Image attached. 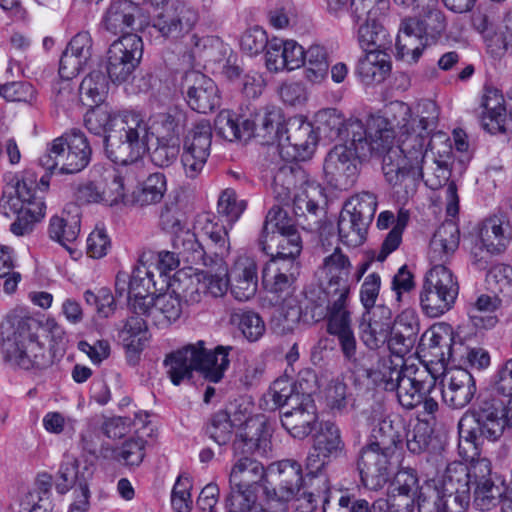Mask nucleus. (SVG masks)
Wrapping results in <instances>:
<instances>
[{
    "instance_id": "f257e3e1",
    "label": "nucleus",
    "mask_w": 512,
    "mask_h": 512,
    "mask_svg": "<svg viewBox=\"0 0 512 512\" xmlns=\"http://www.w3.org/2000/svg\"><path fill=\"white\" fill-rule=\"evenodd\" d=\"M386 114L381 117L392 137L390 153L384 158V177L395 194L407 200L416 193L422 177V162L440 111L436 102L423 99L413 108L402 101L391 102Z\"/></svg>"
},
{
    "instance_id": "f03ea898",
    "label": "nucleus",
    "mask_w": 512,
    "mask_h": 512,
    "mask_svg": "<svg viewBox=\"0 0 512 512\" xmlns=\"http://www.w3.org/2000/svg\"><path fill=\"white\" fill-rule=\"evenodd\" d=\"M185 116L180 112L152 114L148 119L137 111H113L97 106L85 114L90 133L105 135V152L116 164L127 165L141 159L150 149L151 140L178 141Z\"/></svg>"
},
{
    "instance_id": "7ed1b4c3",
    "label": "nucleus",
    "mask_w": 512,
    "mask_h": 512,
    "mask_svg": "<svg viewBox=\"0 0 512 512\" xmlns=\"http://www.w3.org/2000/svg\"><path fill=\"white\" fill-rule=\"evenodd\" d=\"M318 118L335 129V134L343 142L334 146L324 161V172L332 185L340 190L352 187L358 174L357 159L381 158L384 171V158L390 153L392 136L381 115L343 121L335 109H327L320 112Z\"/></svg>"
},
{
    "instance_id": "20e7f679",
    "label": "nucleus",
    "mask_w": 512,
    "mask_h": 512,
    "mask_svg": "<svg viewBox=\"0 0 512 512\" xmlns=\"http://www.w3.org/2000/svg\"><path fill=\"white\" fill-rule=\"evenodd\" d=\"M366 376L376 386L395 392L399 404L406 410L422 406V414L432 417L438 411L434 395L436 377L424 365L400 358L395 363L390 358H380L375 366L366 370Z\"/></svg>"
},
{
    "instance_id": "39448f33",
    "label": "nucleus",
    "mask_w": 512,
    "mask_h": 512,
    "mask_svg": "<svg viewBox=\"0 0 512 512\" xmlns=\"http://www.w3.org/2000/svg\"><path fill=\"white\" fill-rule=\"evenodd\" d=\"M37 321L22 307L9 311L0 325V347L4 359L23 369L50 364L44 346L37 340Z\"/></svg>"
},
{
    "instance_id": "423d86ee",
    "label": "nucleus",
    "mask_w": 512,
    "mask_h": 512,
    "mask_svg": "<svg viewBox=\"0 0 512 512\" xmlns=\"http://www.w3.org/2000/svg\"><path fill=\"white\" fill-rule=\"evenodd\" d=\"M371 439V443L361 450L358 469L363 485L376 491L390 478V458L401 441V434L390 418H384L372 429Z\"/></svg>"
},
{
    "instance_id": "0eeeda50",
    "label": "nucleus",
    "mask_w": 512,
    "mask_h": 512,
    "mask_svg": "<svg viewBox=\"0 0 512 512\" xmlns=\"http://www.w3.org/2000/svg\"><path fill=\"white\" fill-rule=\"evenodd\" d=\"M418 17L404 19L396 39L397 57L408 63L417 62L423 50L443 37L447 21L442 10L427 3Z\"/></svg>"
},
{
    "instance_id": "6e6552de",
    "label": "nucleus",
    "mask_w": 512,
    "mask_h": 512,
    "mask_svg": "<svg viewBox=\"0 0 512 512\" xmlns=\"http://www.w3.org/2000/svg\"><path fill=\"white\" fill-rule=\"evenodd\" d=\"M91 155L92 149L86 135L79 129H71L48 144L39 163L50 173L73 174L89 164Z\"/></svg>"
},
{
    "instance_id": "1a4fd4ad",
    "label": "nucleus",
    "mask_w": 512,
    "mask_h": 512,
    "mask_svg": "<svg viewBox=\"0 0 512 512\" xmlns=\"http://www.w3.org/2000/svg\"><path fill=\"white\" fill-rule=\"evenodd\" d=\"M278 120L279 110L275 108L257 113L254 120H241L236 113L222 110L214 120V129L218 136L230 142L253 136L261 143H270L277 134Z\"/></svg>"
},
{
    "instance_id": "9d476101",
    "label": "nucleus",
    "mask_w": 512,
    "mask_h": 512,
    "mask_svg": "<svg viewBox=\"0 0 512 512\" xmlns=\"http://www.w3.org/2000/svg\"><path fill=\"white\" fill-rule=\"evenodd\" d=\"M296 187V176L292 166L282 165L273 177L271 185L276 200L281 204L293 202L296 215H305L307 212L313 218V224L308 223V229L317 228V213L320 210L318 199L321 197V189L314 184L306 183L292 198V192Z\"/></svg>"
},
{
    "instance_id": "9b49d317",
    "label": "nucleus",
    "mask_w": 512,
    "mask_h": 512,
    "mask_svg": "<svg viewBox=\"0 0 512 512\" xmlns=\"http://www.w3.org/2000/svg\"><path fill=\"white\" fill-rule=\"evenodd\" d=\"M277 142V151L280 157L287 161H305L312 157L318 143L317 134L311 123L301 117L288 120L282 126V117L279 113L277 121V134L267 145Z\"/></svg>"
},
{
    "instance_id": "f8f14e48",
    "label": "nucleus",
    "mask_w": 512,
    "mask_h": 512,
    "mask_svg": "<svg viewBox=\"0 0 512 512\" xmlns=\"http://www.w3.org/2000/svg\"><path fill=\"white\" fill-rule=\"evenodd\" d=\"M459 293V285L447 266H432L426 273L420 293V304L424 313L437 318L448 312Z\"/></svg>"
},
{
    "instance_id": "ddd939ff",
    "label": "nucleus",
    "mask_w": 512,
    "mask_h": 512,
    "mask_svg": "<svg viewBox=\"0 0 512 512\" xmlns=\"http://www.w3.org/2000/svg\"><path fill=\"white\" fill-rule=\"evenodd\" d=\"M343 451L344 443L339 428L331 422L321 424L320 430L314 437L312 450L306 459L307 476L311 477L312 486L314 482L321 484L317 488L318 494L330 489L328 478L322 473L323 469L332 459L340 457Z\"/></svg>"
},
{
    "instance_id": "4468645a",
    "label": "nucleus",
    "mask_w": 512,
    "mask_h": 512,
    "mask_svg": "<svg viewBox=\"0 0 512 512\" xmlns=\"http://www.w3.org/2000/svg\"><path fill=\"white\" fill-rule=\"evenodd\" d=\"M511 239L507 221L498 216L485 219L471 239L469 253L472 263L479 269H486L494 256L507 249Z\"/></svg>"
},
{
    "instance_id": "2eb2a0df",
    "label": "nucleus",
    "mask_w": 512,
    "mask_h": 512,
    "mask_svg": "<svg viewBox=\"0 0 512 512\" xmlns=\"http://www.w3.org/2000/svg\"><path fill=\"white\" fill-rule=\"evenodd\" d=\"M512 412V399L506 402L490 398L481 401L470 415L462 418H470L469 425L479 437L489 441L498 440L506 427H511L510 414Z\"/></svg>"
},
{
    "instance_id": "dca6fc26",
    "label": "nucleus",
    "mask_w": 512,
    "mask_h": 512,
    "mask_svg": "<svg viewBox=\"0 0 512 512\" xmlns=\"http://www.w3.org/2000/svg\"><path fill=\"white\" fill-rule=\"evenodd\" d=\"M211 144V124L201 119L188 130L183 141L181 164L187 178L196 179L202 173L210 156Z\"/></svg>"
},
{
    "instance_id": "f3484780",
    "label": "nucleus",
    "mask_w": 512,
    "mask_h": 512,
    "mask_svg": "<svg viewBox=\"0 0 512 512\" xmlns=\"http://www.w3.org/2000/svg\"><path fill=\"white\" fill-rule=\"evenodd\" d=\"M143 54L142 39L127 33L114 41L107 52V73L112 82L128 80L140 63Z\"/></svg>"
},
{
    "instance_id": "a211bd4d",
    "label": "nucleus",
    "mask_w": 512,
    "mask_h": 512,
    "mask_svg": "<svg viewBox=\"0 0 512 512\" xmlns=\"http://www.w3.org/2000/svg\"><path fill=\"white\" fill-rule=\"evenodd\" d=\"M268 476L275 484L273 493L282 499L294 500L297 504L304 503V492H315L321 484L314 482L312 486L311 477L303 485L301 465L296 461L283 460L268 467Z\"/></svg>"
},
{
    "instance_id": "6ab92c4d",
    "label": "nucleus",
    "mask_w": 512,
    "mask_h": 512,
    "mask_svg": "<svg viewBox=\"0 0 512 512\" xmlns=\"http://www.w3.org/2000/svg\"><path fill=\"white\" fill-rule=\"evenodd\" d=\"M182 313L181 299L172 290L159 294L153 298L147 313L143 317H129L125 324V331L136 336L147 329L149 323L165 327L175 322Z\"/></svg>"
},
{
    "instance_id": "aec40b11",
    "label": "nucleus",
    "mask_w": 512,
    "mask_h": 512,
    "mask_svg": "<svg viewBox=\"0 0 512 512\" xmlns=\"http://www.w3.org/2000/svg\"><path fill=\"white\" fill-rule=\"evenodd\" d=\"M198 21L199 13L194 7L177 3L154 17L152 27L165 39L178 41L190 34Z\"/></svg>"
},
{
    "instance_id": "412c9836",
    "label": "nucleus",
    "mask_w": 512,
    "mask_h": 512,
    "mask_svg": "<svg viewBox=\"0 0 512 512\" xmlns=\"http://www.w3.org/2000/svg\"><path fill=\"white\" fill-rule=\"evenodd\" d=\"M181 92L187 104L199 113H208L220 103L215 82L199 71H188L182 78Z\"/></svg>"
},
{
    "instance_id": "4be33fe9",
    "label": "nucleus",
    "mask_w": 512,
    "mask_h": 512,
    "mask_svg": "<svg viewBox=\"0 0 512 512\" xmlns=\"http://www.w3.org/2000/svg\"><path fill=\"white\" fill-rule=\"evenodd\" d=\"M393 324L392 310L384 304H378L375 310L363 312L359 323L360 338L369 349H378L388 341Z\"/></svg>"
},
{
    "instance_id": "5701e85b",
    "label": "nucleus",
    "mask_w": 512,
    "mask_h": 512,
    "mask_svg": "<svg viewBox=\"0 0 512 512\" xmlns=\"http://www.w3.org/2000/svg\"><path fill=\"white\" fill-rule=\"evenodd\" d=\"M433 483L463 511L470 503V483L468 466L462 462L447 465L442 476L431 479Z\"/></svg>"
},
{
    "instance_id": "b1692460",
    "label": "nucleus",
    "mask_w": 512,
    "mask_h": 512,
    "mask_svg": "<svg viewBox=\"0 0 512 512\" xmlns=\"http://www.w3.org/2000/svg\"><path fill=\"white\" fill-rule=\"evenodd\" d=\"M229 286L231 294L239 301H248L253 298L258 287V267L254 257L238 255L229 273Z\"/></svg>"
},
{
    "instance_id": "393cba45",
    "label": "nucleus",
    "mask_w": 512,
    "mask_h": 512,
    "mask_svg": "<svg viewBox=\"0 0 512 512\" xmlns=\"http://www.w3.org/2000/svg\"><path fill=\"white\" fill-rule=\"evenodd\" d=\"M350 268L351 263L348 257L339 248L324 258L320 271L325 281L324 291L328 298L349 295Z\"/></svg>"
},
{
    "instance_id": "a878e982",
    "label": "nucleus",
    "mask_w": 512,
    "mask_h": 512,
    "mask_svg": "<svg viewBox=\"0 0 512 512\" xmlns=\"http://www.w3.org/2000/svg\"><path fill=\"white\" fill-rule=\"evenodd\" d=\"M441 384L443 401L454 409H461L468 405L477 390L474 377L462 368L446 372Z\"/></svg>"
},
{
    "instance_id": "bb28decb",
    "label": "nucleus",
    "mask_w": 512,
    "mask_h": 512,
    "mask_svg": "<svg viewBox=\"0 0 512 512\" xmlns=\"http://www.w3.org/2000/svg\"><path fill=\"white\" fill-rule=\"evenodd\" d=\"M33 180L12 176L4 185L0 198V212L6 217L26 211L30 204L44 202L37 197L33 188Z\"/></svg>"
},
{
    "instance_id": "cd10ccee",
    "label": "nucleus",
    "mask_w": 512,
    "mask_h": 512,
    "mask_svg": "<svg viewBox=\"0 0 512 512\" xmlns=\"http://www.w3.org/2000/svg\"><path fill=\"white\" fill-rule=\"evenodd\" d=\"M317 420L316 405L311 394L304 395L298 405L281 413L282 426L292 437L298 439L307 437L315 429Z\"/></svg>"
},
{
    "instance_id": "c85d7f7f",
    "label": "nucleus",
    "mask_w": 512,
    "mask_h": 512,
    "mask_svg": "<svg viewBox=\"0 0 512 512\" xmlns=\"http://www.w3.org/2000/svg\"><path fill=\"white\" fill-rule=\"evenodd\" d=\"M92 38L88 32L77 33L63 51L59 62L60 78H74L92 58Z\"/></svg>"
},
{
    "instance_id": "c756f323",
    "label": "nucleus",
    "mask_w": 512,
    "mask_h": 512,
    "mask_svg": "<svg viewBox=\"0 0 512 512\" xmlns=\"http://www.w3.org/2000/svg\"><path fill=\"white\" fill-rule=\"evenodd\" d=\"M460 244L458 225L448 220L435 231L429 246L428 257L432 266H447Z\"/></svg>"
},
{
    "instance_id": "7c9ffc66",
    "label": "nucleus",
    "mask_w": 512,
    "mask_h": 512,
    "mask_svg": "<svg viewBox=\"0 0 512 512\" xmlns=\"http://www.w3.org/2000/svg\"><path fill=\"white\" fill-rule=\"evenodd\" d=\"M298 274L299 264L296 260L274 257L264 267L262 280L267 291L288 296Z\"/></svg>"
},
{
    "instance_id": "2f4dec72",
    "label": "nucleus",
    "mask_w": 512,
    "mask_h": 512,
    "mask_svg": "<svg viewBox=\"0 0 512 512\" xmlns=\"http://www.w3.org/2000/svg\"><path fill=\"white\" fill-rule=\"evenodd\" d=\"M81 216L79 207L70 205L64 208L59 215H54L49 221L48 233L49 237L60 243L70 253L73 244L80 234Z\"/></svg>"
},
{
    "instance_id": "473e14b6",
    "label": "nucleus",
    "mask_w": 512,
    "mask_h": 512,
    "mask_svg": "<svg viewBox=\"0 0 512 512\" xmlns=\"http://www.w3.org/2000/svg\"><path fill=\"white\" fill-rule=\"evenodd\" d=\"M480 107L483 109L480 116L483 129L491 134L505 132L507 114L504 98L500 91L494 87L486 86Z\"/></svg>"
},
{
    "instance_id": "72a5a7b5",
    "label": "nucleus",
    "mask_w": 512,
    "mask_h": 512,
    "mask_svg": "<svg viewBox=\"0 0 512 512\" xmlns=\"http://www.w3.org/2000/svg\"><path fill=\"white\" fill-rule=\"evenodd\" d=\"M204 344V341L197 342V350H199L198 371L206 380L218 383L222 380L230 365L229 355L234 348L219 345L213 351H208Z\"/></svg>"
},
{
    "instance_id": "f704fd0d",
    "label": "nucleus",
    "mask_w": 512,
    "mask_h": 512,
    "mask_svg": "<svg viewBox=\"0 0 512 512\" xmlns=\"http://www.w3.org/2000/svg\"><path fill=\"white\" fill-rule=\"evenodd\" d=\"M198 357L197 343L189 344L166 357L164 364L174 385H180L183 381L191 379L193 370L198 371Z\"/></svg>"
},
{
    "instance_id": "c9c22d12",
    "label": "nucleus",
    "mask_w": 512,
    "mask_h": 512,
    "mask_svg": "<svg viewBox=\"0 0 512 512\" xmlns=\"http://www.w3.org/2000/svg\"><path fill=\"white\" fill-rule=\"evenodd\" d=\"M267 476L268 472L266 473L264 465L260 461L249 456H240L232 465L229 485L258 490L260 485L267 482Z\"/></svg>"
},
{
    "instance_id": "e433bc0d",
    "label": "nucleus",
    "mask_w": 512,
    "mask_h": 512,
    "mask_svg": "<svg viewBox=\"0 0 512 512\" xmlns=\"http://www.w3.org/2000/svg\"><path fill=\"white\" fill-rule=\"evenodd\" d=\"M202 232L207 239L204 248L206 255L211 260L210 267L222 266L231 249L227 228L206 217Z\"/></svg>"
},
{
    "instance_id": "4c0bfd02",
    "label": "nucleus",
    "mask_w": 512,
    "mask_h": 512,
    "mask_svg": "<svg viewBox=\"0 0 512 512\" xmlns=\"http://www.w3.org/2000/svg\"><path fill=\"white\" fill-rule=\"evenodd\" d=\"M424 161L422 162V164ZM451 171L445 161L433 160L432 172H427L426 176L422 172L425 184L432 190H437L444 185H447L445 190V197L447 201L446 211L449 216L454 217L459 211V197L457 194V187L454 182H449Z\"/></svg>"
},
{
    "instance_id": "58836bf2",
    "label": "nucleus",
    "mask_w": 512,
    "mask_h": 512,
    "mask_svg": "<svg viewBox=\"0 0 512 512\" xmlns=\"http://www.w3.org/2000/svg\"><path fill=\"white\" fill-rule=\"evenodd\" d=\"M258 245L261 251L272 258H293L300 254L302 241L299 233H272L269 236H260Z\"/></svg>"
},
{
    "instance_id": "ea45409f",
    "label": "nucleus",
    "mask_w": 512,
    "mask_h": 512,
    "mask_svg": "<svg viewBox=\"0 0 512 512\" xmlns=\"http://www.w3.org/2000/svg\"><path fill=\"white\" fill-rule=\"evenodd\" d=\"M417 504L419 512H464L431 480L420 486Z\"/></svg>"
},
{
    "instance_id": "a19ab883",
    "label": "nucleus",
    "mask_w": 512,
    "mask_h": 512,
    "mask_svg": "<svg viewBox=\"0 0 512 512\" xmlns=\"http://www.w3.org/2000/svg\"><path fill=\"white\" fill-rule=\"evenodd\" d=\"M499 306V298L481 294L474 301L468 303L467 314L474 327L491 329L498 323L494 312Z\"/></svg>"
},
{
    "instance_id": "79ce46f5",
    "label": "nucleus",
    "mask_w": 512,
    "mask_h": 512,
    "mask_svg": "<svg viewBox=\"0 0 512 512\" xmlns=\"http://www.w3.org/2000/svg\"><path fill=\"white\" fill-rule=\"evenodd\" d=\"M203 279L201 271L189 273L188 271L180 270L175 273L170 283V289L180 299L183 298L188 303H198L201 301L202 296L205 295Z\"/></svg>"
},
{
    "instance_id": "37998d69",
    "label": "nucleus",
    "mask_w": 512,
    "mask_h": 512,
    "mask_svg": "<svg viewBox=\"0 0 512 512\" xmlns=\"http://www.w3.org/2000/svg\"><path fill=\"white\" fill-rule=\"evenodd\" d=\"M172 247L185 262L211 266V260L206 255L204 246L198 241L196 235L190 230L183 231L172 237Z\"/></svg>"
},
{
    "instance_id": "c03bdc74",
    "label": "nucleus",
    "mask_w": 512,
    "mask_h": 512,
    "mask_svg": "<svg viewBox=\"0 0 512 512\" xmlns=\"http://www.w3.org/2000/svg\"><path fill=\"white\" fill-rule=\"evenodd\" d=\"M385 49H368L366 54L358 62V73L366 82H381L390 71V63Z\"/></svg>"
},
{
    "instance_id": "a18cd8bd",
    "label": "nucleus",
    "mask_w": 512,
    "mask_h": 512,
    "mask_svg": "<svg viewBox=\"0 0 512 512\" xmlns=\"http://www.w3.org/2000/svg\"><path fill=\"white\" fill-rule=\"evenodd\" d=\"M370 223L341 210L338 219L340 241L348 247L361 246L367 237Z\"/></svg>"
},
{
    "instance_id": "49530a36",
    "label": "nucleus",
    "mask_w": 512,
    "mask_h": 512,
    "mask_svg": "<svg viewBox=\"0 0 512 512\" xmlns=\"http://www.w3.org/2000/svg\"><path fill=\"white\" fill-rule=\"evenodd\" d=\"M109 88V82L106 75L95 70L89 73L79 86V94L82 102L91 106L104 101Z\"/></svg>"
},
{
    "instance_id": "de8ad7c7",
    "label": "nucleus",
    "mask_w": 512,
    "mask_h": 512,
    "mask_svg": "<svg viewBox=\"0 0 512 512\" xmlns=\"http://www.w3.org/2000/svg\"><path fill=\"white\" fill-rule=\"evenodd\" d=\"M305 77L312 83L322 82L328 75L329 62L326 49L318 44L305 50Z\"/></svg>"
},
{
    "instance_id": "09e8293b",
    "label": "nucleus",
    "mask_w": 512,
    "mask_h": 512,
    "mask_svg": "<svg viewBox=\"0 0 512 512\" xmlns=\"http://www.w3.org/2000/svg\"><path fill=\"white\" fill-rule=\"evenodd\" d=\"M360 23L357 35L359 44L364 50L387 49L390 46L389 34L377 19Z\"/></svg>"
},
{
    "instance_id": "8fccbe9b",
    "label": "nucleus",
    "mask_w": 512,
    "mask_h": 512,
    "mask_svg": "<svg viewBox=\"0 0 512 512\" xmlns=\"http://www.w3.org/2000/svg\"><path fill=\"white\" fill-rule=\"evenodd\" d=\"M348 296H334L329 298L328 306V332L337 335L352 330L350 312L346 309Z\"/></svg>"
},
{
    "instance_id": "3c124183",
    "label": "nucleus",
    "mask_w": 512,
    "mask_h": 512,
    "mask_svg": "<svg viewBox=\"0 0 512 512\" xmlns=\"http://www.w3.org/2000/svg\"><path fill=\"white\" fill-rule=\"evenodd\" d=\"M153 273L144 265H138L131 276L125 272H118L115 280V292L118 297L124 296L127 287L154 288Z\"/></svg>"
},
{
    "instance_id": "603ef678",
    "label": "nucleus",
    "mask_w": 512,
    "mask_h": 512,
    "mask_svg": "<svg viewBox=\"0 0 512 512\" xmlns=\"http://www.w3.org/2000/svg\"><path fill=\"white\" fill-rule=\"evenodd\" d=\"M329 490L325 493H320L323 496V511L324 512H367L368 501L365 499H358L349 494H328Z\"/></svg>"
},
{
    "instance_id": "864d4df0",
    "label": "nucleus",
    "mask_w": 512,
    "mask_h": 512,
    "mask_svg": "<svg viewBox=\"0 0 512 512\" xmlns=\"http://www.w3.org/2000/svg\"><path fill=\"white\" fill-rule=\"evenodd\" d=\"M234 425L230 415L220 410L209 418L205 427L206 435L218 445H226L233 436Z\"/></svg>"
},
{
    "instance_id": "5fc2aeb1",
    "label": "nucleus",
    "mask_w": 512,
    "mask_h": 512,
    "mask_svg": "<svg viewBox=\"0 0 512 512\" xmlns=\"http://www.w3.org/2000/svg\"><path fill=\"white\" fill-rule=\"evenodd\" d=\"M409 221V212L407 210H399L396 223L388 232L381 247L374 252V258L378 262H383L392 252H394L402 241V234Z\"/></svg>"
},
{
    "instance_id": "6e6d98bb",
    "label": "nucleus",
    "mask_w": 512,
    "mask_h": 512,
    "mask_svg": "<svg viewBox=\"0 0 512 512\" xmlns=\"http://www.w3.org/2000/svg\"><path fill=\"white\" fill-rule=\"evenodd\" d=\"M232 323L236 324L243 336L250 342L259 340L265 333V323L254 311H239L231 315Z\"/></svg>"
},
{
    "instance_id": "4d7b16f0",
    "label": "nucleus",
    "mask_w": 512,
    "mask_h": 512,
    "mask_svg": "<svg viewBox=\"0 0 512 512\" xmlns=\"http://www.w3.org/2000/svg\"><path fill=\"white\" fill-rule=\"evenodd\" d=\"M377 209V198L371 192H361L349 198L342 210L347 213L363 219L369 223L372 222Z\"/></svg>"
},
{
    "instance_id": "13d9d810",
    "label": "nucleus",
    "mask_w": 512,
    "mask_h": 512,
    "mask_svg": "<svg viewBox=\"0 0 512 512\" xmlns=\"http://www.w3.org/2000/svg\"><path fill=\"white\" fill-rule=\"evenodd\" d=\"M299 233L294 220L289 217L287 211L278 206H273L267 213L260 236H269L272 233Z\"/></svg>"
},
{
    "instance_id": "bf43d9fd",
    "label": "nucleus",
    "mask_w": 512,
    "mask_h": 512,
    "mask_svg": "<svg viewBox=\"0 0 512 512\" xmlns=\"http://www.w3.org/2000/svg\"><path fill=\"white\" fill-rule=\"evenodd\" d=\"M45 210L46 205L44 202H35L34 204H30L26 211L15 213L16 220L10 226L11 232L16 236L30 234L34 224L44 217Z\"/></svg>"
},
{
    "instance_id": "052dcab7",
    "label": "nucleus",
    "mask_w": 512,
    "mask_h": 512,
    "mask_svg": "<svg viewBox=\"0 0 512 512\" xmlns=\"http://www.w3.org/2000/svg\"><path fill=\"white\" fill-rule=\"evenodd\" d=\"M166 191V178L162 173H153L143 182L135 199L141 206L161 201Z\"/></svg>"
},
{
    "instance_id": "680f3d73",
    "label": "nucleus",
    "mask_w": 512,
    "mask_h": 512,
    "mask_svg": "<svg viewBox=\"0 0 512 512\" xmlns=\"http://www.w3.org/2000/svg\"><path fill=\"white\" fill-rule=\"evenodd\" d=\"M310 393L294 392L291 383L287 379H277L273 382L269 390V396L275 407H281L284 410L298 405L304 395Z\"/></svg>"
},
{
    "instance_id": "e2e57ef3",
    "label": "nucleus",
    "mask_w": 512,
    "mask_h": 512,
    "mask_svg": "<svg viewBox=\"0 0 512 512\" xmlns=\"http://www.w3.org/2000/svg\"><path fill=\"white\" fill-rule=\"evenodd\" d=\"M310 393L294 392L291 383L287 379H277L273 382L269 390V396L275 407H281L284 410L298 405L304 395Z\"/></svg>"
},
{
    "instance_id": "0e129e2a",
    "label": "nucleus",
    "mask_w": 512,
    "mask_h": 512,
    "mask_svg": "<svg viewBox=\"0 0 512 512\" xmlns=\"http://www.w3.org/2000/svg\"><path fill=\"white\" fill-rule=\"evenodd\" d=\"M504 495L503 487L493 481L479 482L474 489V506L481 511H488L501 503Z\"/></svg>"
},
{
    "instance_id": "69168bd1",
    "label": "nucleus",
    "mask_w": 512,
    "mask_h": 512,
    "mask_svg": "<svg viewBox=\"0 0 512 512\" xmlns=\"http://www.w3.org/2000/svg\"><path fill=\"white\" fill-rule=\"evenodd\" d=\"M488 289L505 297L512 295V267L507 264L494 265L486 275Z\"/></svg>"
},
{
    "instance_id": "338daca9",
    "label": "nucleus",
    "mask_w": 512,
    "mask_h": 512,
    "mask_svg": "<svg viewBox=\"0 0 512 512\" xmlns=\"http://www.w3.org/2000/svg\"><path fill=\"white\" fill-rule=\"evenodd\" d=\"M127 3L116 2L109 7L104 24L108 31L113 34L122 33L134 23V16L129 11Z\"/></svg>"
},
{
    "instance_id": "774afa93",
    "label": "nucleus",
    "mask_w": 512,
    "mask_h": 512,
    "mask_svg": "<svg viewBox=\"0 0 512 512\" xmlns=\"http://www.w3.org/2000/svg\"><path fill=\"white\" fill-rule=\"evenodd\" d=\"M145 441L142 438H130L114 450L115 459L127 466H138L144 458Z\"/></svg>"
}]
</instances>
